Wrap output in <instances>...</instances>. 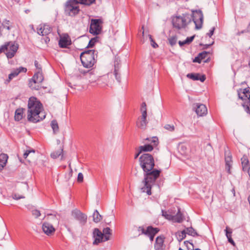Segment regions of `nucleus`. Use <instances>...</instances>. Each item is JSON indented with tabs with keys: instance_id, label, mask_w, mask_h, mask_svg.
Returning a JSON list of instances; mask_svg holds the SVG:
<instances>
[{
	"instance_id": "nucleus-36",
	"label": "nucleus",
	"mask_w": 250,
	"mask_h": 250,
	"mask_svg": "<svg viewBox=\"0 0 250 250\" xmlns=\"http://www.w3.org/2000/svg\"><path fill=\"white\" fill-rule=\"evenodd\" d=\"M195 38V35L190 37H188L185 40L183 41H179L178 43L180 46H183L185 44H189Z\"/></svg>"
},
{
	"instance_id": "nucleus-10",
	"label": "nucleus",
	"mask_w": 250,
	"mask_h": 250,
	"mask_svg": "<svg viewBox=\"0 0 250 250\" xmlns=\"http://www.w3.org/2000/svg\"><path fill=\"white\" fill-rule=\"evenodd\" d=\"M103 21L101 19H92L89 28V32L94 35H99L102 30Z\"/></svg>"
},
{
	"instance_id": "nucleus-44",
	"label": "nucleus",
	"mask_w": 250,
	"mask_h": 250,
	"mask_svg": "<svg viewBox=\"0 0 250 250\" xmlns=\"http://www.w3.org/2000/svg\"><path fill=\"white\" fill-rule=\"evenodd\" d=\"M186 237V230H183L179 233L177 239L179 242L182 241Z\"/></svg>"
},
{
	"instance_id": "nucleus-47",
	"label": "nucleus",
	"mask_w": 250,
	"mask_h": 250,
	"mask_svg": "<svg viewBox=\"0 0 250 250\" xmlns=\"http://www.w3.org/2000/svg\"><path fill=\"white\" fill-rule=\"evenodd\" d=\"M169 42L171 46H173L176 43L177 37L176 36H172L168 39Z\"/></svg>"
},
{
	"instance_id": "nucleus-37",
	"label": "nucleus",
	"mask_w": 250,
	"mask_h": 250,
	"mask_svg": "<svg viewBox=\"0 0 250 250\" xmlns=\"http://www.w3.org/2000/svg\"><path fill=\"white\" fill-rule=\"evenodd\" d=\"M185 230H186V234H188V235L192 236L199 235L195 230L192 227L187 228Z\"/></svg>"
},
{
	"instance_id": "nucleus-27",
	"label": "nucleus",
	"mask_w": 250,
	"mask_h": 250,
	"mask_svg": "<svg viewBox=\"0 0 250 250\" xmlns=\"http://www.w3.org/2000/svg\"><path fill=\"white\" fill-rule=\"evenodd\" d=\"M24 110L22 108H19L16 110L14 116L15 121H19L22 119Z\"/></svg>"
},
{
	"instance_id": "nucleus-12",
	"label": "nucleus",
	"mask_w": 250,
	"mask_h": 250,
	"mask_svg": "<svg viewBox=\"0 0 250 250\" xmlns=\"http://www.w3.org/2000/svg\"><path fill=\"white\" fill-rule=\"evenodd\" d=\"M71 215L77 220H78L81 225L83 226L87 222V215L80 210L77 209H74L71 212Z\"/></svg>"
},
{
	"instance_id": "nucleus-28",
	"label": "nucleus",
	"mask_w": 250,
	"mask_h": 250,
	"mask_svg": "<svg viewBox=\"0 0 250 250\" xmlns=\"http://www.w3.org/2000/svg\"><path fill=\"white\" fill-rule=\"evenodd\" d=\"M226 235L228 238V241L233 246H235V242L231 238V234L232 233V229L229 227H227L225 230Z\"/></svg>"
},
{
	"instance_id": "nucleus-24",
	"label": "nucleus",
	"mask_w": 250,
	"mask_h": 250,
	"mask_svg": "<svg viewBox=\"0 0 250 250\" xmlns=\"http://www.w3.org/2000/svg\"><path fill=\"white\" fill-rule=\"evenodd\" d=\"M8 159V156L6 154L1 153L0 154V171L3 170L6 166Z\"/></svg>"
},
{
	"instance_id": "nucleus-55",
	"label": "nucleus",
	"mask_w": 250,
	"mask_h": 250,
	"mask_svg": "<svg viewBox=\"0 0 250 250\" xmlns=\"http://www.w3.org/2000/svg\"><path fill=\"white\" fill-rule=\"evenodd\" d=\"M83 176L82 173H79L78 177H77V181L79 182H82L83 181Z\"/></svg>"
},
{
	"instance_id": "nucleus-41",
	"label": "nucleus",
	"mask_w": 250,
	"mask_h": 250,
	"mask_svg": "<svg viewBox=\"0 0 250 250\" xmlns=\"http://www.w3.org/2000/svg\"><path fill=\"white\" fill-rule=\"evenodd\" d=\"M98 41V38L97 37L92 38L89 42V43L86 46V48H92L93 47L95 43Z\"/></svg>"
},
{
	"instance_id": "nucleus-30",
	"label": "nucleus",
	"mask_w": 250,
	"mask_h": 250,
	"mask_svg": "<svg viewBox=\"0 0 250 250\" xmlns=\"http://www.w3.org/2000/svg\"><path fill=\"white\" fill-rule=\"evenodd\" d=\"M153 146L151 144H146L144 146H139V149H140V152H149L153 149Z\"/></svg>"
},
{
	"instance_id": "nucleus-6",
	"label": "nucleus",
	"mask_w": 250,
	"mask_h": 250,
	"mask_svg": "<svg viewBox=\"0 0 250 250\" xmlns=\"http://www.w3.org/2000/svg\"><path fill=\"white\" fill-rule=\"evenodd\" d=\"M160 173H146L145 175L144 183V187L142 188L143 192H146L148 195H151L152 185L155 183L156 179L159 177Z\"/></svg>"
},
{
	"instance_id": "nucleus-2",
	"label": "nucleus",
	"mask_w": 250,
	"mask_h": 250,
	"mask_svg": "<svg viewBox=\"0 0 250 250\" xmlns=\"http://www.w3.org/2000/svg\"><path fill=\"white\" fill-rule=\"evenodd\" d=\"M140 165L144 172H161L162 169L154 168L153 157L148 153H145L139 158Z\"/></svg>"
},
{
	"instance_id": "nucleus-64",
	"label": "nucleus",
	"mask_w": 250,
	"mask_h": 250,
	"mask_svg": "<svg viewBox=\"0 0 250 250\" xmlns=\"http://www.w3.org/2000/svg\"><path fill=\"white\" fill-rule=\"evenodd\" d=\"M142 152H140V149H139V151L138 153H137L135 156H134V158L135 159H137L138 158V157L139 156L140 154Z\"/></svg>"
},
{
	"instance_id": "nucleus-46",
	"label": "nucleus",
	"mask_w": 250,
	"mask_h": 250,
	"mask_svg": "<svg viewBox=\"0 0 250 250\" xmlns=\"http://www.w3.org/2000/svg\"><path fill=\"white\" fill-rule=\"evenodd\" d=\"M120 69V61L116 59L114 62V72H119Z\"/></svg>"
},
{
	"instance_id": "nucleus-39",
	"label": "nucleus",
	"mask_w": 250,
	"mask_h": 250,
	"mask_svg": "<svg viewBox=\"0 0 250 250\" xmlns=\"http://www.w3.org/2000/svg\"><path fill=\"white\" fill-rule=\"evenodd\" d=\"M179 152L183 155H187L188 153V149L186 146L182 145L179 146Z\"/></svg>"
},
{
	"instance_id": "nucleus-7",
	"label": "nucleus",
	"mask_w": 250,
	"mask_h": 250,
	"mask_svg": "<svg viewBox=\"0 0 250 250\" xmlns=\"http://www.w3.org/2000/svg\"><path fill=\"white\" fill-rule=\"evenodd\" d=\"M4 46V52L8 59L14 57L19 48V44L16 42H8L2 45Z\"/></svg>"
},
{
	"instance_id": "nucleus-15",
	"label": "nucleus",
	"mask_w": 250,
	"mask_h": 250,
	"mask_svg": "<svg viewBox=\"0 0 250 250\" xmlns=\"http://www.w3.org/2000/svg\"><path fill=\"white\" fill-rule=\"evenodd\" d=\"M195 111L199 116H203L207 114L208 110L206 105L202 104H194Z\"/></svg>"
},
{
	"instance_id": "nucleus-53",
	"label": "nucleus",
	"mask_w": 250,
	"mask_h": 250,
	"mask_svg": "<svg viewBox=\"0 0 250 250\" xmlns=\"http://www.w3.org/2000/svg\"><path fill=\"white\" fill-rule=\"evenodd\" d=\"M35 66L37 68V71H42V67L41 65L39 64L37 61H35L34 62Z\"/></svg>"
},
{
	"instance_id": "nucleus-54",
	"label": "nucleus",
	"mask_w": 250,
	"mask_h": 250,
	"mask_svg": "<svg viewBox=\"0 0 250 250\" xmlns=\"http://www.w3.org/2000/svg\"><path fill=\"white\" fill-rule=\"evenodd\" d=\"M12 197L15 200H19L20 199H23L25 198L23 196L18 195L17 194H13Z\"/></svg>"
},
{
	"instance_id": "nucleus-63",
	"label": "nucleus",
	"mask_w": 250,
	"mask_h": 250,
	"mask_svg": "<svg viewBox=\"0 0 250 250\" xmlns=\"http://www.w3.org/2000/svg\"><path fill=\"white\" fill-rule=\"evenodd\" d=\"M247 32H248L247 29L246 30H243L241 32L237 33V35L240 36L241 34H243L244 33H246Z\"/></svg>"
},
{
	"instance_id": "nucleus-43",
	"label": "nucleus",
	"mask_w": 250,
	"mask_h": 250,
	"mask_svg": "<svg viewBox=\"0 0 250 250\" xmlns=\"http://www.w3.org/2000/svg\"><path fill=\"white\" fill-rule=\"evenodd\" d=\"M51 125L54 133L59 131V126L56 120H53L51 122Z\"/></svg>"
},
{
	"instance_id": "nucleus-42",
	"label": "nucleus",
	"mask_w": 250,
	"mask_h": 250,
	"mask_svg": "<svg viewBox=\"0 0 250 250\" xmlns=\"http://www.w3.org/2000/svg\"><path fill=\"white\" fill-rule=\"evenodd\" d=\"M147 109H146V104L145 102H143L141 104V111L142 113V115H143V118L145 117V116H147Z\"/></svg>"
},
{
	"instance_id": "nucleus-62",
	"label": "nucleus",
	"mask_w": 250,
	"mask_h": 250,
	"mask_svg": "<svg viewBox=\"0 0 250 250\" xmlns=\"http://www.w3.org/2000/svg\"><path fill=\"white\" fill-rule=\"evenodd\" d=\"M44 40L46 43H47L50 41V39L48 37H45Z\"/></svg>"
},
{
	"instance_id": "nucleus-25",
	"label": "nucleus",
	"mask_w": 250,
	"mask_h": 250,
	"mask_svg": "<svg viewBox=\"0 0 250 250\" xmlns=\"http://www.w3.org/2000/svg\"><path fill=\"white\" fill-rule=\"evenodd\" d=\"M71 44V40L66 37L61 38L59 42V44L61 48H67Z\"/></svg>"
},
{
	"instance_id": "nucleus-35",
	"label": "nucleus",
	"mask_w": 250,
	"mask_h": 250,
	"mask_svg": "<svg viewBox=\"0 0 250 250\" xmlns=\"http://www.w3.org/2000/svg\"><path fill=\"white\" fill-rule=\"evenodd\" d=\"M103 218L102 216L100 214L97 210H95L93 214V220L95 223L100 222Z\"/></svg>"
},
{
	"instance_id": "nucleus-3",
	"label": "nucleus",
	"mask_w": 250,
	"mask_h": 250,
	"mask_svg": "<svg viewBox=\"0 0 250 250\" xmlns=\"http://www.w3.org/2000/svg\"><path fill=\"white\" fill-rule=\"evenodd\" d=\"M98 52L95 50H88L82 52L80 59L83 66L85 68L92 67L96 62Z\"/></svg>"
},
{
	"instance_id": "nucleus-20",
	"label": "nucleus",
	"mask_w": 250,
	"mask_h": 250,
	"mask_svg": "<svg viewBox=\"0 0 250 250\" xmlns=\"http://www.w3.org/2000/svg\"><path fill=\"white\" fill-rule=\"evenodd\" d=\"M241 160L243 170L244 172H250V165L248 157L246 156H243Z\"/></svg>"
},
{
	"instance_id": "nucleus-61",
	"label": "nucleus",
	"mask_w": 250,
	"mask_h": 250,
	"mask_svg": "<svg viewBox=\"0 0 250 250\" xmlns=\"http://www.w3.org/2000/svg\"><path fill=\"white\" fill-rule=\"evenodd\" d=\"M4 49H5L4 46H2V45L0 46V54L2 52H4Z\"/></svg>"
},
{
	"instance_id": "nucleus-11",
	"label": "nucleus",
	"mask_w": 250,
	"mask_h": 250,
	"mask_svg": "<svg viewBox=\"0 0 250 250\" xmlns=\"http://www.w3.org/2000/svg\"><path fill=\"white\" fill-rule=\"evenodd\" d=\"M138 230L142 231V234H145L149 237L151 241H153L154 236L159 231V229L157 228H153L152 226H148L145 229L143 227H140Z\"/></svg>"
},
{
	"instance_id": "nucleus-26",
	"label": "nucleus",
	"mask_w": 250,
	"mask_h": 250,
	"mask_svg": "<svg viewBox=\"0 0 250 250\" xmlns=\"http://www.w3.org/2000/svg\"><path fill=\"white\" fill-rule=\"evenodd\" d=\"M35 152V151L34 149L27 150L23 154V157L27 159L29 163H31L33 161Z\"/></svg>"
},
{
	"instance_id": "nucleus-8",
	"label": "nucleus",
	"mask_w": 250,
	"mask_h": 250,
	"mask_svg": "<svg viewBox=\"0 0 250 250\" xmlns=\"http://www.w3.org/2000/svg\"><path fill=\"white\" fill-rule=\"evenodd\" d=\"M238 95L239 99L247 101L243 104L246 111H250V88L247 87L244 89H240L238 91Z\"/></svg>"
},
{
	"instance_id": "nucleus-9",
	"label": "nucleus",
	"mask_w": 250,
	"mask_h": 250,
	"mask_svg": "<svg viewBox=\"0 0 250 250\" xmlns=\"http://www.w3.org/2000/svg\"><path fill=\"white\" fill-rule=\"evenodd\" d=\"M43 81V77L42 71H36L33 77L29 80V87L32 89L39 90L40 86L37 84L41 83Z\"/></svg>"
},
{
	"instance_id": "nucleus-52",
	"label": "nucleus",
	"mask_w": 250,
	"mask_h": 250,
	"mask_svg": "<svg viewBox=\"0 0 250 250\" xmlns=\"http://www.w3.org/2000/svg\"><path fill=\"white\" fill-rule=\"evenodd\" d=\"M184 245L187 247V250H192L190 248H189V247L188 246V243H189V244H190L191 245V246H192V249H193V248H194V245H193V244H192V242H190V241H185L184 242Z\"/></svg>"
},
{
	"instance_id": "nucleus-29",
	"label": "nucleus",
	"mask_w": 250,
	"mask_h": 250,
	"mask_svg": "<svg viewBox=\"0 0 250 250\" xmlns=\"http://www.w3.org/2000/svg\"><path fill=\"white\" fill-rule=\"evenodd\" d=\"M184 220V216L183 214L180 212V209H178V211L177 214L173 216L172 221L174 222L181 223Z\"/></svg>"
},
{
	"instance_id": "nucleus-56",
	"label": "nucleus",
	"mask_w": 250,
	"mask_h": 250,
	"mask_svg": "<svg viewBox=\"0 0 250 250\" xmlns=\"http://www.w3.org/2000/svg\"><path fill=\"white\" fill-rule=\"evenodd\" d=\"M114 75H115V78H116V80H117V81L120 83L121 82V78L119 71L117 72V73L114 72Z\"/></svg>"
},
{
	"instance_id": "nucleus-60",
	"label": "nucleus",
	"mask_w": 250,
	"mask_h": 250,
	"mask_svg": "<svg viewBox=\"0 0 250 250\" xmlns=\"http://www.w3.org/2000/svg\"><path fill=\"white\" fill-rule=\"evenodd\" d=\"M214 30V27L212 28V29L210 30L209 32L207 33V35H208L209 37H211V36L213 34Z\"/></svg>"
},
{
	"instance_id": "nucleus-14",
	"label": "nucleus",
	"mask_w": 250,
	"mask_h": 250,
	"mask_svg": "<svg viewBox=\"0 0 250 250\" xmlns=\"http://www.w3.org/2000/svg\"><path fill=\"white\" fill-rule=\"evenodd\" d=\"M93 237L94 239L93 242V245H98L99 243L105 241L104 240V238L102 232L97 228H95L93 230Z\"/></svg>"
},
{
	"instance_id": "nucleus-45",
	"label": "nucleus",
	"mask_w": 250,
	"mask_h": 250,
	"mask_svg": "<svg viewBox=\"0 0 250 250\" xmlns=\"http://www.w3.org/2000/svg\"><path fill=\"white\" fill-rule=\"evenodd\" d=\"M162 216H164L166 219L172 220L173 218V215L168 214L167 211L162 210Z\"/></svg>"
},
{
	"instance_id": "nucleus-58",
	"label": "nucleus",
	"mask_w": 250,
	"mask_h": 250,
	"mask_svg": "<svg viewBox=\"0 0 250 250\" xmlns=\"http://www.w3.org/2000/svg\"><path fill=\"white\" fill-rule=\"evenodd\" d=\"M72 176V173H65L66 181L68 180Z\"/></svg>"
},
{
	"instance_id": "nucleus-1",
	"label": "nucleus",
	"mask_w": 250,
	"mask_h": 250,
	"mask_svg": "<svg viewBox=\"0 0 250 250\" xmlns=\"http://www.w3.org/2000/svg\"><path fill=\"white\" fill-rule=\"evenodd\" d=\"M27 120L29 122L36 123L45 118L44 112L42 111V105L37 98L32 97L28 104Z\"/></svg>"
},
{
	"instance_id": "nucleus-48",
	"label": "nucleus",
	"mask_w": 250,
	"mask_h": 250,
	"mask_svg": "<svg viewBox=\"0 0 250 250\" xmlns=\"http://www.w3.org/2000/svg\"><path fill=\"white\" fill-rule=\"evenodd\" d=\"M164 128L169 131H173L175 129V127L173 125L167 124L164 126Z\"/></svg>"
},
{
	"instance_id": "nucleus-32",
	"label": "nucleus",
	"mask_w": 250,
	"mask_h": 250,
	"mask_svg": "<svg viewBox=\"0 0 250 250\" xmlns=\"http://www.w3.org/2000/svg\"><path fill=\"white\" fill-rule=\"evenodd\" d=\"M145 141H147L149 144H151L153 146H157L159 143L158 138L157 137L146 138Z\"/></svg>"
},
{
	"instance_id": "nucleus-17",
	"label": "nucleus",
	"mask_w": 250,
	"mask_h": 250,
	"mask_svg": "<svg viewBox=\"0 0 250 250\" xmlns=\"http://www.w3.org/2000/svg\"><path fill=\"white\" fill-rule=\"evenodd\" d=\"M52 31V28L47 24L41 25L40 28H37V33L39 35L43 36L48 35Z\"/></svg>"
},
{
	"instance_id": "nucleus-23",
	"label": "nucleus",
	"mask_w": 250,
	"mask_h": 250,
	"mask_svg": "<svg viewBox=\"0 0 250 250\" xmlns=\"http://www.w3.org/2000/svg\"><path fill=\"white\" fill-rule=\"evenodd\" d=\"M225 169L228 172H229L230 168L232 167V157L229 153L228 154H225Z\"/></svg>"
},
{
	"instance_id": "nucleus-22",
	"label": "nucleus",
	"mask_w": 250,
	"mask_h": 250,
	"mask_svg": "<svg viewBox=\"0 0 250 250\" xmlns=\"http://www.w3.org/2000/svg\"><path fill=\"white\" fill-rule=\"evenodd\" d=\"M187 76L188 78H189L193 80H200L202 82H204L206 80V77L205 75H202L200 76V75L198 73H189L187 75Z\"/></svg>"
},
{
	"instance_id": "nucleus-34",
	"label": "nucleus",
	"mask_w": 250,
	"mask_h": 250,
	"mask_svg": "<svg viewBox=\"0 0 250 250\" xmlns=\"http://www.w3.org/2000/svg\"><path fill=\"white\" fill-rule=\"evenodd\" d=\"M2 26L3 28H5L8 30H10L13 27V24L12 22L7 20H4L2 22Z\"/></svg>"
},
{
	"instance_id": "nucleus-18",
	"label": "nucleus",
	"mask_w": 250,
	"mask_h": 250,
	"mask_svg": "<svg viewBox=\"0 0 250 250\" xmlns=\"http://www.w3.org/2000/svg\"><path fill=\"white\" fill-rule=\"evenodd\" d=\"M27 69L22 66L14 69L10 74H9L8 79L6 81H7L8 83H9L14 78L17 77L20 73H25Z\"/></svg>"
},
{
	"instance_id": "nucleus-19",
	"label": "nucleus",
	"mask_w": 250,
	"mask_h": 250,
	"mask_svg": "<svg viewBox=\"0 0 250 250\" xmlns=\"http://www.w3.org/2000/svg\"><path fill=\"white\" fill-rule=\"evenodd\" d=\"M164 237L162 236H158L156 239L154 248L156 250H164Z\"/></svg>"
},
{
	"instance_id": "nucleus-38",
	"label": "nucleus",
	"mask_w": 250,
	"mask_h": 250,
	"mask_svg": "<svg viewBox=\"0 0 250 250\" xmlns=\"http://www.w3.org/2000/svg\"><path fill=\"white\" fill-rule=\"evenodd\" d=\"M79 4L90 6L95 1V0H77Z\"/></svg>"
},
{
	"instance_id": "nucleus-57",
	"label": "nucleus",
	"mask_w": 250,
	"mask_h": 250,
	"mask_svg": "<svg viewBox=\"0 0 250 250\" xmlns=\"http://www.w3.org/2000/svg\"><path fill=\"white\" fill-rule=\"evenodd\" d=\"M201 59L199 57V55H198L195 58V59L193 60V62H198L201 63Z\"/></svg>"
},
{
	"instance_id": "nucleus-31",
	"label": "nucleus",
	"mask_w": 250,
	"mask_h": 250,
	"mask_svg": "<svg viewBox=\"0 0 250 250\" xmlns=\"http://www.w3.org/2000/svg\"><path fill=\"white\" fill-rule=\"evenodd\" d=\"M47 219L50 221H52V223L58 225L59 223V218L57 217L56 214H47Z\"/></svg>"
},
{
	"instance_id": "nucleus-51",
	"label": "nucleus",
	"mask_w": 250,
	"mask_h": 250,
	"mask_svg": "<svg viewBox=\"0 0 250 250\" xmlns=\"http://www.w3.org/2000/svg\"><path fill=\"white\" fill-rule=\"evenodd\" d=\"M32 215L36 218L39 217L41 215L40 211L38 209H34L32 211Z\"/></svg>"
},
{
	"instance_id": "nucleus-59",
	"label": "nucleus",
	"mask_w": 250,
	"mask_h": 250,
	"mask_svg": "<svg viewBox=\"0 0 250 250\" xmlns=\"http://www.w3.org/2000/svg\"><path fill=\"white\" fill-rule=\"evenodd\" d=\"M109 217H110V220H108L107 218L105 219V221L106 223H107L108 225H109L111 223V220L113 219L114 218V216L113 215H111Z\"/></svg>"
},
{
	"instance_id": "nucleus-21",
	"label": "nucleus",
	"mask_w": 250,
	"mask_h": 250,
	"mask_svg": "<svg viewBox=\"0 0 250 250\" xmlns=\"http://www.w3.org/2000/svg\"><path fill=\"white\" fill-rule=\"evenodd\" d=\"M146 116H145V117L143 118V115L138 118V121L137 122V126L142 129H145L146 128L147 122L146 121Z\"/></svg>"
},
{
	"instance_id": "nucleus-13",
	"label": "nucleus",
	"mask_w": 250,
	"mask_h": 250,
	"mask_svg": "<svg viewBox=\"0 0 250 250\" xmlns=\"http://www.w3.org/2000/svg\"><path fill=\"white\" fill-rule=\"evenodd\" d=\"M193 21L196 29H201L203 22V14L201 10L196 11L193 16Z\"/></svg>"
},
{
	"instance_id": "nucleus-16",
	"label": "nucleus",
	"mask_w": 250,
	"mask_h": 250,
	"mask_svg": "<svg viewBox=\"0 0 250 250\" xmlns=\"http://www.w3.org/2000/svg\"><path fill=\"white\" fill-rule=\"evenodd\" d=\"M42 229L43 231L47 235H51L54 233L55 229L53 226L52 224L48 222H44L42 226Z\"/></svg>"
},
{
	"instance_id": "nucleus-40",
	"label": "nucleus",
	"mask_w": 250,
	"mask_h": 250,
	"mask_svg": "<svg viewBox=\"0 0 250 250\" xmlns=\"http://www.w3.org/2000/svg\"><path fill=\"white\" fill-rule=\"evenodd\" d=\"M62 151L63 149L62 148H60L57 151H55L51 154V157L53 159H56L61 155Z\"/></svg>"
},
{
	"instance_id": "nucleus-33",
	"label": "nucleus",
	"mask_w": 250,
	"mask_h": 250,
	"mask_svg": "<svg viewBox=\"0 0 250 250\" xmlns=\"http://www.w3.org/2000/svg\"><path fill=\"white\" fill-rule=\"evenodd\" d=\"M111 229L109 227H106L103 229V234L104 238V241H108L110 239V235L111 234Z\"/></svg>"
},
{
	"instance_id": "nucleus-4",
	"label": "nucleus",
	"mask_w": 250,
	"mask_h": 250,
	"mask_svg": "<svg viewBox=\"0 0 250 250\" xmlns=\"http://www.w3.org/2000/svg\"><path fill=\"white\" fill-rule=\"evenodd\" d=\"M80 11L77 0H68L65 3L64 12L66 16L75 17L79 13Z\"/></svg>"
},
{
	"instance_id": "nucleus-50",
	"label": "nucleus",
	"mask_w": 250,
	"mask_h": 250,
	"mask_svg": "<svg viewBox=\"0 0 250 250\" xmlns=\"http://www.w3.org/2000/svg\"><path fill=\"white\" fill-rule=\"evenodd\" d=\"M149 36V39H150V41L151 42V45L153 46V47L154 48H156L158 46V44L155 42V41L153 40V39H152V37L151 36V35H148Z\"/></svg>"
},
{
	"instance_id": "nucleus-5",
	"label": "nucleus",
	"mask_w": 250,
	"mask_h": 250,
	"mask_svg": "<svg viewBox=\"0 0 250 250\" xmlns=\"http://www.w3.org/2000/svg\"><path fill=\"white\" fill-rule=\"evenodd\" d=\"M191 21V17L188 14H183L182 16H174L172 18L173 26L181 29L185 28Z\"/></svg>"
},
{
	"instance_id": "nucleus-49",
	"label": "nucleus",
	"mask_w": 250,
	"mask_h": 250,
	"mask_svg": "<svg viewBox=\"0 0 250 250\" xmlns=\"http://www.w3.org/2000/svg\"><path fill=\"white\" fill-rule=\"evenodd\" d=\"M208 54V52L204 51L201 53H200L199 54V57L201 58V60H202L203 59H205L207 57Z\"/></svg>"
}]
</instances>
